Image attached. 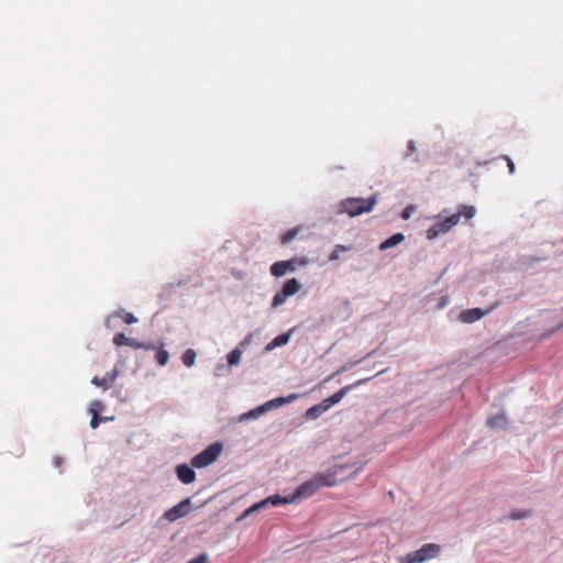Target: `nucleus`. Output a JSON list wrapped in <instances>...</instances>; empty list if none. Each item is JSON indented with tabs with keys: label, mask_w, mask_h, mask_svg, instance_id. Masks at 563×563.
<instances>
[{
	"label": "nucleus",
	"mask_w": 563,
	"mask_h": 563,
	"mask_svg": "<svg viewBox=\"0 0 563 563\" xmlns=\"http://www.w3.org/2000/svg\"><path fill=\"white\" fill-rule=\"evenodd\" d=\"M407 561H408V563H422V562H424L421 556L412 555V552L408 553Z\"/></svg>",
	"instance_id": "ea45409f"
},
{
	"label": "nucleus",
	"mask_w": 563,
	"mask_h": 563,
	"mask_svg": "<svg viewBox=\"0 0 563 563\" xmlns=\"http://www.w3.org/2000/svg\"><path fill=\"white\" fill-rule=\"evenodd\" d=\"M404 240H405L404 233H400V232L394 233L393 235H390L389 238H387L379 244V250L386 251L388 249L395 247L398 244H400Z\"/></svg>",
	"instance_id": "2eb2a0df"
},
{
	"label": "nucleus",
	"mask_w": 563,
	"mask_h": 563,
	"mask_svg": "<svg viewBox=\"0 0 563 563\" xmlns=\"http://www.w3.org/2000/svg\"><path fill=\"white\" fill-rule=\"evenodd\" d=\"M461 220V213H453L442 220L437 221L427 231L426 236L429 240H434L440 235L448 233Z\"/></svg>",
	"instance_id": "20e7f679"
},
{
	"label": "nucleus",
	"mask_w": 563,
	"mask_h": 563,
	"mask_svg": "<svg viewBox=\"0 0 563 563\" xmlns=\"http://www.w3.org/2000/svg\"><path fill=\"white\" fill-rule=\"evenodd\" d=\"M118 375H119V371L117 368H114L113 371L108 372L102 378L95 376L91 379V384L107 390L114 383Z\"/></svg>",
	"instance_id": "9b49d317"
},
{
	"label": "nucleus",
	"mask_w": 563,
	"mask_h": 563,
	"mask_svg": "<svg viewBox=\"0 0 563 563\" xmlns=\"http://www.w3.org/2000/svg\"><path fill=\"white\" fill-rule=\"evenodd\" d=\"M223 444L213 442L191 459V465L196 468L207 467L217 461L221 454Z\"/></svg>",
	"instance_id": "7ed1b4c3"
},
{
	"label": "nucleus",
	"mask_w": 563,
	"mask_h": 563,
	"mask_svg": "<svg viewBox=\"0 0 563 563\" xmlns=\"http://www.w3.org/2000/svg\"><path fill=\"white\" fill-rule=\"evenodd\" d=\"M372 377H366L358 379L357 382L346 385L330 397L323 399L321 402L325 407L327 410L332 408L334 405L339 404L350 391L357 388L361 385L366 384L368 380H371Z\"/></svg>",
	"instance_id": "423d86ee"
},
{
	"label": "nucleus",
	"mask_w": 563,
	"mask_h": 563,
	"mask_svg": "<svg viewBox=\"0 0 563 563\" xmlns=\"http://www.w3.org/2000/svg\"><path fill=\"white\" fill-rule=\"evenodd\" d=\"M268 507H278L282 505L294 504V498L291 496H280L278 494L271 495L265 498Z\"/></svg>",
	"instance_id": "4468645a"
},
{
	"label": "nucleus",
	"mask_w": 563,
	"mask_h": 563,
	"mask_svg": "<svg viewBox=\"0 0 563 563\" xmlns=\"http://www.w3.org/2000/svg\"><path fill=\"white\" fill-rule=\"evenodd\" d=\"M350 250H351V246H346V245H343V244L335 245V247L333 249V251L329 255V261L333 262V261L339 260L340 252H346V251H350Z\"/></svg>",
	"instance_id": "b1692460"
},
{
	"label": "nucleus",
	"mask_w": 563,
	"mask_h": 563,
	"mask_svg": "<svg viewBox=\"0 0 563 563\" xmlns=\"http://www.w3.org/2000/svg\"><path fill=\"white\" fill-rule=\"evenodd\" d=\"M440 552V547L434 543L423 544L420 549L412 552V555H419L423 561L435 558Z\"/></svg>",
	"instance_id": "f8f14e48"
},
{
	"label": "nucleus",
	"mask_w": 563,
	"mask_h": 563,
	"mask_svg": "<svg viewBox=\"0 0 563 563\" xmlns=\"http://www.w3.org/2000/svg\"><path fill=\"white\" fill-rule=\"evenodd\" d=\"M253 514H255V510L253 509V506H251L236 518V521L240 522L246 519L247 517L252 516Z\"/></svg>",
	"instance_id": "e433bc0d"
},
{
	"label": "nucleus",
	"mask_w": 563,
	"mask_h": 563,
	"mask_svg": "<svg viewBox=\"0 0 563 563\" xmlns=\"http://www.w3.org/2000/svg\"><path fill=\"white\" fill-rule=\"evenodd\" d=\"M190 506H191V499L189 497L185 498L181 501H179L177 505L167 509L164 512L163 518L169 522H174L180 518L186 517L190 512Z\"/></svg>",
	"instance_id": "0eeeda50"
},
{
	"label": "nucleus",
	"mask_w": 563,
	"mask_h": 563,
	"mask_svg": "<svg viewBox=\"0 0 563 563\" xmlns=\"http://www.w3.org/2000/svg\"><path fill=\"white\" fill-rule=\"evenodd\" d=\"M242 350L240 347L233 349L228 353L227 360L230 367L238 366L241 362Z\"/></svg>",
	"instance_id": "aec40b11"
},
{
	"label": "nucleus",
	"mask_w": 563,
	"mask_h": 563,
	"mask_svg": "<svg viewBox=\"0 0 563 563\" xmlns=\"http://www.w3.org/2000/svg\"><path fill=\"white\" fill-rule=\"evenodd\" d=\"M62 463H63V459L60 456H54L53 457L54 466L59 467L62 465Z\"/></svg>",
	"instance_id": "a18cd8bd"
},
{
	"label": "nucleus",
	"mask_w": 563,
	"mask_h": 563,
	"mask_svg": "<svg viewBox=\"0 0 563 563\" xmlns=\"http://www.w3.org/2000/svg\"><path fill=\"white\" fill-rule=\"evenodd\" d=\"M113 318H122L123 321L128 324H132V323H135L137 321V319L134 317L133 313H130V312H125L123 309L119 310V311H115L114 313H112L111 316H109L107 319H106V327L107 328H111V320Z\"/></svg>",
	"instance_id": "ddd939ff"
},
{
	"label": "nucleus",
	"mask_w": 563,
	"mask_h": 563,
	"mask_svg": "<svg viewBox=\"0 0 563 563\" xmlns=\"http://www.w3.org/2000/svg\"><path fill=\"white\" fill-rule=\"evenodd\" d=\"M196 352L192 349H187L181 355L183 364L187 367H191L196 362Z\"/></svg>",
	"instance_id": "4be33fe9"
},
{
	"label": "nucleus",
	"mask_w": 563,
	"mask_h": 563,
	"mask_svg": "<svg viewBox=\"0 0 563 563\" xmlns=\"http://www.w3.org/2000/svg\"><path fill=\"white\" fill-rule=\"evenodd\" d=\"M252 506H253V509L255 510V512H257V511H260V510H263V509L268 508V506H267V503H266L265 498H264V499H262V500H261V501H258V503L253 504Z\"/></svg>",
	"instance_id": "58836bf2"
},
{
	"label": "nucleus",
	"mask_w": 563,
	"mask_h": 563,
	"mask_svg": "<svg viewBox=\"0 0 563 563\" xmlns=\"http://www.w3.org/2000/svg\"><path fill=\"white\" fill-rule=\"evenodd\" d=\"M448 303H449V298L448 297H442L440 299V301L438 302V308L439 309H443V308H445L448 306Z\"/></svg>",
	"instance_id": "37998d69"
},
{
	"label": "nucleus",
	"mask_w": 563,
	"mask_h": 563,
	"mask_svg": "<svg viewBox=\"0 0 563 563\" xmlns=\"http://www.w3.org/2000/svg\"><path fill=\"white\" fill-rule=\"evenodd\" d=\"M129 340L130 338H128L124 333L122 332H118L114 336H113V343L117 345V346H128L129 345Z\"/></svg>",
	"instance_id": "c756f323"
},
{
	"label": "nucleus",
	"mask_w": 563,
	"mask_h": 563,
	"mask_svg": "<svg viewBox=\"0 0 563 563\" xmlns=\"http://www.w3.org/2000/svg\"><path fill=\"white\" fill-rule=\"evenodd\" d=\"M508 421L504 411L487 419L486 424L492 429H504Z\"/></svg>",
	"instance_id": "dca6fc26"
},
{
	"label": "nucleus",
	"mask_w": 563,
	"mask_h": 563,
	"mask_svg": "<svg viewBox=\"0 0 563 563\" xmlns=\"http://www.w3.org/2000/svg\"><path fill=\"white\" fill-rule=\"evenodd\" d=\"M141 343H142L141 341H137V340H135V339L130 338V340H129V345H128V346H130V347H132V349H134V350H140V349H141V346H142V344H141Z\"/></svg>",
	"instance_id": "a19ab883"
},
{
	"label": "nucleus",
	"mask_w": 563,
	"mask_h": 563,
	"mask_svg": "<svg viewBox=\"0 0 563 563\" xmlns=\"http://www.w3.org/2000/svg\"><path fill=\"white\" fill-rule=\"evenodd\" d=\"M531 512L525 509H516L510 512L509 518L511 520H520L530 517Z\"/></svg>",
	"instance_id": "c85d7f7f"
},
{
	"label": "nucleus",
	"mask_w": 563,
	"mask_h": 563,
	"mask_svg": "<svg viewBox=\"0 0 563 563\" xmlns=\"http://www.w3.org/2000/svg\"><path fill=\"white\" fill-rule=\"evenodd\" d=\"M308 263L306 258H290L288 261H278L271 266V274L275 277H282L288 272H295L298 266H303Z\"/></svg>",
	"instance_id": "39448f33"
},
{
	"label": "nucleus",
	"mask_w": 563,
	"mask_h": 563,
	"mask_svg": "<svg viewBox=\"0 0 563 563\" xmlns=\"http://www.w3.org/2000/svg\"><path fill=\"white\" fill-rule=\"evenodd\" d=\"M328 410L325 409V407L323 406L322 402H319L312 407H310L307 411H306V418L309 419V420H316L318 419L321 415H323L324 412H327Z\"/></svg>",
	"instance_id": "6ab92c4d"
},
{
	"label": "nucleus",
	"mask_w": 563,
	"mask_h": 563,
	"mask_svg": "<svg viewBox=\"0 0 563 563\" xmlns=\"http://www.w3.org/2000/svg\"><path fill=\"white\" fill-rule=\"evenodd\" d=\"M208 560H209L208 554L201 553L198 556L189 560L187 563H208Z\"/></svg>",
	"instance_id": "c9c22d12"
},
{
	"label": "nucleus",
	"mask_w": 563,
	"mask_h": 563,
	"mask_svg": "<svg viewBox=\"0 0 563 563\" xmlns=\"http://www.w3.org/2000/svg\"><path fill=\"white\" fill-rule=\"evenodd\" d=\"M506 159H507V166H508L509 173L514 174L515 173V164H514L512 159L509 157H506Z\"/></svg>",
	"instance_id": "c03bdc74"
},
{
	"label": "nucleus",
	"mask_w": 563,
	"mask_h": 563,
	"mask_svg": "<svg viewBox=\"0 0 563 563\" xmlns=\"http://www.w3.org/2000/svg\"><path fill=\"white\" fill-rule=\"evenodd\" d=\"M561 328H563V321H562V322H560V323L556 325V329H561Z\"/></svg>",
	"instance_id": "8fccbe9b"
},
{
	"label": "nucleus",
	"mask_w": 563,
	"mask_h": 563,
	"mask_svg": "<svg viewBox=\"0 0 563 563\" xmlns=\"http://www.w3.org/2000/svg\"><path fill=\"white\" fill-rule=\"evenodd\" d=\"M542 260H543V258H538V257H536V258H533V262H540V261H542Z\"/></svg>",
	"instance_id": "603ef678"
},
{
	"label": "nucleus",
	"mask_w": 563,
	"mask_h": 563,
	"mask_svg": "<svg viewBox=\"0 0 563 563\" xmlns=\"http://www.w3.org/2000/svg\"><path fill=\"white\" fill-rule=\"evenodd\" d=\"M301 288V284L296 278L286 280L282 287V291L287 296H294Z\"/></svg>",
	"instance_id": "f3484780"
},
{
	"label": "nucleus",
	"mask_w": 563,
	"mask_h": 563,
	"mask_svg": "<svg viewBox=\"0 0 563 563\" xmlns=\"http://www.w3.org/2000/svg\"><path fill=\"white\" fill-rule=\"evenodd\" d=\"M457 213H461V217L463 216L466 219H472L476 213V208L473 206L463 205L460 207V211Z\"/></svg>",
	"instance_id": "bb28decb"
},
{
	"label": "nucleus",
	"mask_w": 563,
	"mask_h": 563,
	"mask_svg": "<svg viewBox=\"0 0 563 563\" xmlns=\"http://www.w3.org/2000/svg\"><path fill=\"white\" fill-rule=\"evenodd\" d=\"M224 368H225V365H224L223 363H219V364L217 365V371H218V372H220V371H222V369H224Z\"/></svg>",
	"instance_id": "49530a36"
},
{
	"label": "nucleus",
	"mask_w": 563,
	"mask_h": 563,
	"mask_svg": "<svg viewBox=\"0 0 563 563\" xmlns=\"http://www.w3.org/2000/svg\"><path fill=\"white\" fill-rule=\"evenodd\" d=\"M492 308L487 310H483L481 308L465 309L460 312L459 319L463 323L471 324L474 323L475 321H478L484 316L488 314Z\"/></svg>",
	"instance_id": "6e6552de"
},
{
	"label": "nucleus",
	"mask_w": 563,
	"mask_h": 563,
	"mask_svg": "<svg viewBox=\"0 0 563 563\" xmlns=\"http://www.w3.org/2000/svg\"><path fill=\"white\" fill-rule=\"evenodd\" d=\"M161 346L162 349H159L155 354V360L161 366H165L168 363L169 354L166 350L163 349V343H161Z\"/></svg>",
	"instance_id": "5701e85b"
},
{
	"label": "nucleus",
	"mask_w": 563,
	"mask_h": 563,
	"mask_svg": "<svg viewBox=\"0 0 563 563\" xmlns=\"http://www.w3.org/2000/svg\"><path fill=\"white\" fill-rule=\"evenodd\" d=\"M378 202V194H374L367 199L361 197H351L339 202V212L347 213L350 217H357L371 212Z\"/></svg>",
	"instance_id": "f03ea898"
},
{
	"label": "nucleus",
	"mask_w": 563,
	"mask_h": 563,
	"mask_svg": "<svg viewBox=\"0 0 563 563\" xmlns=\"http://www.w3.org/2000/svg\"><path fill=\"white\" fill-rule=\"evenodd\" d=\"M297 233V229L288 230L280 239L282 244L290 243L296 238Z\"/></svg>",
	"instance_id": "2f4dec72"
},
{
	"label": "nucleus",
	"mask_w": 563,
	"mask_h": 563,
	"mask_svg": "<svg viewBox=\"0 0 563 563\" xmlns=\"http://www.w3.org/2000/svg\"><path fill=\"white\" fill-rule=\"evenodd\" d=\"M265 413L266 412H265V409H264L263 405H260L256 408H253V409L242 413L239 417V421L240 422H244V421H249V420L258 419L261 416H263Z\"/></svg>",
	"instance_id": "a211bd4d"
},
{
	"label": "nucleus",
	"mask_w": 563,
	"mask_h": 563,
	"mask_svg": "<svg viewBox=\"0 0 563 563\" xmlns=\"http://www.w3.org/2000/svg\"><path fill=\"white\" fill-rule=\"evenodd\" d=\"M175 473H176L177 478L183 484H186V485L194 483L196 479V472L191 464L190 465H188L186 463L178 464L175 467Z\"/></svg>",
	"instance_id": "1a4fd4ad"
},
{
	"label": "nucleus",
	"mask_w": 563,
	"mask_h": 563,
	"mask_svg": "<svg viewBox=\"0 0 563 563\" xmlns=\"http://www.w3.org/2000/svg\"><path fill=\"white\" fill-rule=\"evenodd\" d=\"M294 329H289L287 332H284L276 338H274L269 343H267L264 347L265 353H269L276 347L284 346L289 343L290 338L292 335Z\"/></svg>",
	"instance_id": "9d476101"
},
{
	"label": "nucleus",
	"mask_w": 563,
	"mask_h": 563,
	"mask_svg": "<svg viewBox=\"0 0 563 563\" xmlns=\"http://www.w3.org/2000/svg\"><path fill=\"white\" fill-rule=\"evenodd\" d=\"M101 422H106V419H103L100 415H91V429H97Z\"/></svg>",
	"instance_id": "473e14b6"
},
{
	"label": "nucleus",
	"mask_w": 563,
	"mask_h": 563,
	"mask_svg": "<svg viewBox=\"0 0 563 563\" xmlns=\"http://www.w3.org/2000/svg\"><path fill=\"white\" fill-rule=\"evenodd\" d=\"M341 466H333L324 472L314 474L309 481L300 484L292 494L294 503L312 496L321 487L334 486L338 482V473Z\"/></svg>",
	"instance_id": "f257e3e1"
},
{
	"label": "nucleus",
	"mask_w": 563,
	"mask_h": 563,
	"mask_svg": "<svg viewBox=\"0 0 563 563\" xmlns=\"http://www.w3.org/2000/svg\"><path fill=\"white\" fill-rule=\"evenodd\" d=\"M253 336L254 334L253 333H249L240 343L236 347H240L242 351L249 346L253 340Z\"/></svg>",
	"instance_id": "f704fd0d"
},
{
	"label": "nucleus",
	"mask_w": 563,
	"mask_h": 563,
	"mask_svg": "<svg viewBox=\"0 0 563 563\" xmlns=\"http://www.w3.org/2000/svg\"><path fill=\"white\" fill-rule=\"evenodd\" d=\"M416 152H417V147H416L415 141H412V140L408 141L407 148H406V152L404 154V158L405 159L411 158L412 162L418 163L419 162V156L417 155Z\"/></svg>",
	"instance_id": "412c9836"
},
{
	"label": "nucleus",
	"mask_w": 563,
	"mask_h": 563,
	"mask_svg": "<svg viewBox=\"0 0 563 563\" xmlns=\"http://www.w3.org/2000/svg\"><path fill=\"white\" fill-rule=\"evenodd\" d=\"M444 273H445V269H444V271L439 275V277H438L437 282H439V279H440V278H442V276L444 275Z\"/></svg>",
	"instance_id": "09e8293b"
},
{
	"label": "nucleus",
	"mask_w": 563,
	"mask_h": 563,
	"mask_svg": "<svg viewBox=\"0 0 563 563\" xmlns=\"http://www.w3.org/2000/svg\"><path fill=\"white\" fill-rule=\"evenodd\" d=\"M385 372H386V369H382V371H379V372L376 374V376H377V375H380V374H383V373H385Z\"/></svg>",
	"instance_id": "3c124183"
},
{
	"label": "nucleus",
	"mask_w": 563,
	"mask_h": 563,
	"mask_svg": "<svg viewBox=\"0 0 563 563\" xmlns=\"http://www.w3.org/2000/svg\"><path fill=\"white\" fill-rule=\"evenodd\" d=\"M103 419H106V422L107 421H112L114 419V417H102Z\"/></svg>",
	"instance_id": "de8ad7c7"
},
{
	"label": "nucleus",
	"mask_w": 563,
	"mask_h": 563,
	"mask_svg": "<svg viewBox=\"0 0 563 563\" xmlns=\"http://www.w3.org/2000/svg\"><path fill=\"white\" fill-rule=\"evenodd\" d=\"M413 212H415V207L410 205L401 211V218L404 220H408V219H410V217L412 216Z\"/></svg>",
	"instance_id": "4c0bfd02"
},
{
	"label": "nucleus",
	"mask_w": 563,
	"mask_h": 563,
	"mask_svg": "<svg viewBox=\"0 0 563 563\" xmlns=\"http://www.w3.org/2000/svg\"><path fill=\"white\" fill-rule=\"evenodd\" d=\"M287 298L288 297L282 291V289L278 290L273 297L272 308H277L282 306L287 300Z\"/></svg>",
	"instance_id": "cd10ccee"
},
{
	"label": "nucleus",
	"mask_w": 563,
	"mask_h": 563,
	"mask_svg": "<svg viewBox=\"0 0 563 563\" xmlns=\"http://www.w3.org/2000/svg\"><path fill=\"white\" fill-rule=\"evenodd\" d=\"M104 406L99 400H93L90 402L88 411L90 415H99L103 410Z\"/></svg>",
	"instance_id": "7c9ffc66"
},
{
	"label": "nucleus",
	"mask_w": 563,
	"mask_h": 563,
	"mask_svg": "<svg viewBox=\"0 0 563 563\" xmlns=\"http://www.w3.org/2000/svg\"><path fill=\"white\" fill-rule=\"evenodd\" d=\"M299 398L298 394H289L288 396L276 397L277 404L279 407L291 404L292 401Z\"/></svg>",
	"instance_id": "a878e982"
},
{
	"label": "nucleus",
	"mask_w": 563,
	"mask_h": 563,
	"mask_svg": "<svg viewBox=\"0 0 563 563\" xmlns=\"http://www.w3.org/2000/svg\"><path fill=\"white\" fill-rule=\"evenodd\" d=\"M141 344H142V346H141V349H140V350H146V351H148V350H155V349H156V345H155L154 343H150V342H142Z\"/></svg>",
	"instance_id": "79ce46f5"
},
{
	"label": "nucleus",
	"mask_w": 563,
	"mask_h": 563,
	"mask_svg": "<svg viewBox=\"0 0 563 563\" xmlns=\"http://www.w3.org/2000/svg\"><path fill=\"white\" fill-rule=\"evenodd\" d=\"M264 409H265V412L267 413L268 411L271 410H274L276 408H279L278 404H277V400L274 398V399H271L264 404H262Z\"/></svg>",
	"instance_id": "72a5a7b5"
},
{
	"label": "nucleus",
	"mask_w": 563,
	"mask_h": 563,
	"mask_svg": "<svg viewBox=\"0 0 563 563\" xmlns=\"http://www.w3.org/2000/svg\"><path fill=\"white\" fill-rule=\"evenodd\" d=\"M361 361H356V362H351V363H347V364H344L342 365L340 368L336 369V372H334L333 374H331L330 376H328L325 379H324V383H328L330 382L334 376L343 373V372H346L347 369L352 368L354 365L358 364Z\"/></svg>",
	"instance_id": "393cba45"
}]
</instances>
